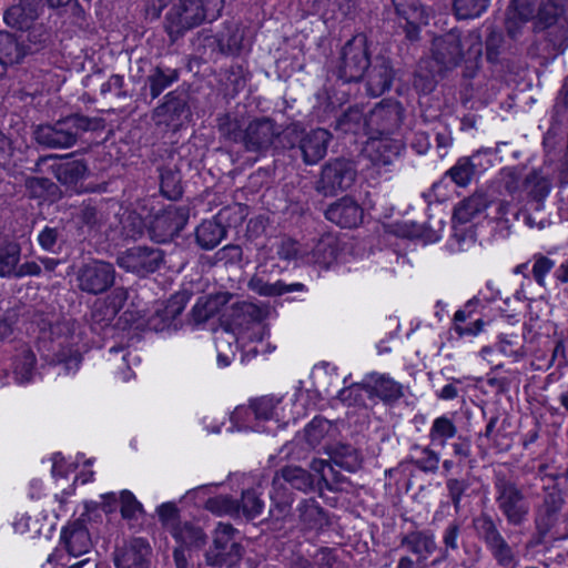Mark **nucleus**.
Returning <instances> with one entry per match:
<instances>
[{"instance_id":"1","label":"nucleus","mask_w":568,"mask_h":568,"mask_svg":"<svg viewBox=\"0 0 568 568\" xmlns=\"http://www.w3.org/2000/svg\"><path fill=\"white\" fill-rule=\"evenodd\" d=\"M483 48V38L478 29L466 33L450 30L434 39L432 51L439 71H452L465 64L464 77L473 78L479 69Z\"/></svg>"},{"instance_id":"2","label":"nucleus","mask_w":568,"mask_h":568,"mask_svg":"<svg viewBox=\"0 0 568 568\" xmlns=\"http://www.w3.org/2000/svg\"><path fill=\"white\" fill-rule=\"evenodd\" d=\"M225 0H175L165 16L164 29L174 42L204 22L217 20Z\"/></svg>"},{"instance_id":"3","label":"nucleus","mask_w":568,"mask_h":568,"mask_svg":"<svg viewBox=\"0 0 568 568\" xmlns=\"http://www.w3.org/2000/svg\"><path fill=\"white\" fill-rule=\"evenodd\" d=\"M104 128L101 118H90L72 113L54 123L41 124L34 130L36 141L49 149H68L73 146L83 133Z\"/></svg>"},{"instance_id":"4","label":"nucleus","mask_w":568,"mask_h":568,"mask_svg":"<svg viewBox=\"0 0 568 568\" xmlns=\"http://www.w3.org/2000/svg\"><path fill=\"white\" fill-rule=\"evenodd\" d=\"M534 32L544 33L549 54L562 53L568 47V0H540Z\"/></svg>"},{"instance_id":"5","label":"nucleus","mask_w":568,"mask_h":568,"mask_svg":"<svg viewBox=\"0 0 568 568\" xmlns=\"http://www.w3.org/2000/svg\"><path fill=\"white\" fill-rule=\"evenodd\" d=\"M495 503L506 519L514 527L521 526L528 518L530 506L521 486L504 473L494 478Z\"/></svg>"},{"instance_id":"6","label":"nucleus","mask_w":568,"mask_h":568,"mask_svg":"<svg viewBox=\"0 0 568 568\" xmlns=\"http://www.w3.org/2000/svg\"><path fill=\"white\" fill-rule=\"evenodd\" d=\"M332 134L325 129L308 132L300 131L296 126L285 129L283 149H288L293 158H301L304 164L314 165L327 153Z\"/></svg>"},{"instance_id":"7","label":"nucleus","mask_w":568,"mask_h":568,"mask_svg":"<svg viewBox=\"0 0 568 568\" xmlns=\"http://www.w3.org/2000/svg\"><path fill=\"white\" fill-rule=\"evenodd\" d=\"M371 62L366 37L354 36L342 48L336 68L337 78L344 82H358L364 78Z\"/></svg>"},{"instance_id":"8","label":"nucleus","mask_w":568,"mask_h":568,"mask_svg":"<svg viewBox=\"0 0 568 568\" xmlns=\"http://www.w3.org/2000/svg\"><path fill=\"white\" fill-rule=\"evenodd\" d=\"M237 530L231 524L220 523L214 530L213 545L205 552L207 566L235 567L243 557L244 548L235 539Z\"/></svg>"},{"instance_id":"9","label":"nucleus","mask_w":568,"mask_h":568,"mask_svg":"<svg viewBox=\"0 0 568 568\" xmlns=\"http://www.w3.org/2000/svg\"><path fill=\"white\" fill-rule=\"evenodd\" d=\"M285 130L270 116L253 118L245 126L243 146L253 153H266L272 149L283 148Z\"/></svg>"},{"instance_id":"10","label":"nucleus","mask_w":568,"mask_h":568,"mask_svg":"<svg viewBox=\"0 0 568 568\" xmlns=\"http://www.w3.org/2000/svg\"><path fill=\"white\" fill-rule=\"evenodd\" d=\"M356 176L357 169L353 161L346 158H336L322 166L320 178L315 182V190L324 196H334L338 192L348 190L354 184Z\"/></svg>"},{"instance_id":"11","label":"nucleus","mask_w":568,"mask_h":568,"mask_svg":"<svg viewBox=\"0 0 568 568\" xmlns=\"http://www.w3.org/2000/svg\"><path fill=\"white\" fill-rule=\"evenodd\" d=\"M52 338L49 342V353L44 355L50 364L62 365L64 372H75L82 361V355L72 346L73 335L69 322L57 323L51 327Z\"/></svg>"},{"instance_id":"12","label":"nucleus","mask_w":568,"mask_h":568,"mask_svg":"<svg viewBox=\"0 0 568 568\" xmlns=\"http://www.w3.org/2000/svg\"><path fill=\"white\" fill-rule=\"evenodd\" d=\"M399 547L416 557L402 556L396 568H426L425 561L436 551L437 542L435 535L429 529L412 530L399 536Z\"/></svg>"},{"instance_id":"13","label":"nucleus","mask_w":568,"mask_h":568,"mask_svg":"<svg viewBox=\"0 0 568 568\" xmlns=\"http://www.w3.org/2000/svg\"><path fill=\"white\" fill-rule=\"evenodd\" d=\"M78 288L84 293L99 295L113 286L114 266L105 261L92 260L82 264L75 274Z\"/></svg>"},{"instance_id":"14","label":"nucleus","mask_w":568,"mask_h":568,"mask_svg":"<svg viewBox=\"0 0 568 568\" xmlns=\"http://www.w3.org/2000/svg\"><path fill=\"white\" fill-rule=\"evenodd\" d=\"M189 219L187 205H169L153 216L149 226L150 237L158 243L170 242L185 227Z\"/></svg>"},{"instance_id":"15","label":"nucleus","mask_w":568,"mask_h":568,"mask_svg":"<svg viewBox=\"0 0 568 568\" xmlns=\"http://www.w3.org/2000/svg\"><path fill=\"white\" fill-rule=\"evenodd\" d=\"M565 505L561 489L557 486L545 488L540 504L535 511L536 545H541L546 536L558 524L559 516Z\"/></svg>"},{"instance_id":"16","label":"nucleus","mask_w":568,"mask_h":568,"mask_svg":"<svg viewBox=\"0 0 568 568\" xmlns=\"http://www.w3.org/2000/svg\"><path fill=\"white\" fill-rule=\"evenodd\" d=\"M164 262V252L153 246H133L116 256V264L139 276L154 273Z\"/></svg>"},{"instance_id":"17","label":"nucleus","mask_w":568,"mask_h":568,"mask_svg":"<svg viewBox=\"0 0 568 568\" xmlns=\"http://www.w3.org/2000/svg\"><path fill=\"white\" fill-rule=\"evenodd\" d=\"M403 105L393 99H384L366 114L368 135H389L402 124Z\"/></svg>"},{"instance_id":"18","label":"nucleus","mask_w":568,"mask_h":568,"mask_svg":"<svg viewBox=\"0 0 568 568\" xmlns=\"http://www.w3.org/2000/svg\"><path fill=\"white\" fill-rule=\"evenodd\" d=\"M189 300L190 294L183 291L175 293L166 302L160 303L148 318V327L154 332H163L171 328L176 331L182 327L181 314Z\"/></svg>"},{"instance_id":"19","label":"nucleus","mask_w":568,"mask_h":568,"mask_svg":"<svg viewBox=\"0 0 568 568\" xmlns=\"http://www.w3.org/2000/svg\"><path fill=\"white\" fill-rule=\"evenodd\" d=\"M232 211L237 215L234 223H242L244 220L243 207L235 205L221 210L215 219L205 220L196 227L195 240L203 250H213L224 239L226 230L223 223L229 222V215Z\"/></svg>"},{"instance_id":"20","label":"nucleus","mask_w":568,"mask_h":568,"mask_svg":"<svg viewBox=\"0 0 568 568\" xmlns=\"http://www.w3.org/2000/svg\"><path fill=\"white\" fill-rule=\"evenodd\" d=\"M151 546L143 538H132L113 552L115 568H149Z\"/></svg>"},{"instance_id":"21","label":"nucleus","mask_w":568,"mask_h":568,"mask_svg":"<svg viewBox=\"0 0 568 568\" xmlns=\"http://www.w3.org/2000/svg\"><path fill=\"white\" fill-rule=\"evenodd\" d=\"M191 115L190 106L184 94H178L175 91L169 92L164 97L163 103L153 111V119L158 124L168 126H179Z\"/></svg>"},{"instance_id":"22","label":"nucleus","mask_w":568,"mask_h":568,"mask_svg":"<svg viewBox=\"0 0 568 568\" xmlns=\"http://www.w3.org/2000/svg\"><path fill=\"white\" fill-rule=\"evenodd\" d=\"M362 386L371 398L377 397L386 405H393L404 396V386L386 374L371 373Z\"/></svg>"},{"instance_id":"23","label":"nucleus","mask_w":568,"mask_h":568,"mask_svg":"<svg viewBox=\"0 0 568 568\" xmlns=\"http://www.w3.org/2000/svg\"><path fill=\"white\" fill-rule=\"evenodd\" d=\"M394 75L395 72L390 60L384 55L375 57L364 75L366 78L367 93L372 97L382 95L390 89Z\"/></svg>"},{"instance_id":"24","label":"nucleus","mask_w":568,"mask_h":568,"mask_svg":"<svg viewBox=\"0 0 568 568\" xmlns=\"http://www.w3.org/2000/svg\"><path fill=\"white\" fill-rule=\"evenodd\" d=\"M42 8V0H14L4 11L3 21L11 29L24 30L39 18Z\"/></svg>"},{"instance_id":"25","label":"nucleus","mask_w":568,"mask_h":568,"mask_svg":"<svg viewBox=\"0 0 568 568\" xmlns=\"http://www.w3.org/2000/svg\"><path fill=\"white\" fill-rule=\"evenodd\" d=\"M325 216L341 227L352 229L362 222L363 209L354 199L344 196L326 209Z\"/></svg>"},{"instance_id":"26","label":"nucleus","mask_w":568,"mask_h":568,"mask_svg":"<svg viewBox=\"0 0 568 568\" xmlns=\"http://www.w3.org/2000/svg\"><path fill=\"white\" fill-rule=\"evenodd\" d=\"M298 525L305 531H321L329 525L327 511L314 498H303L296 506Z\"/></svg>"},{"instance_id":"27","label":"nucleus","mask_w":568,"mask_h":568,"mask_svg":"<svg viewBox=\"0 0 568 568\" xmlns=\"http://www.w3.org/2000/svg\"><path fill=\"white\" fill-rule=\"evenodd\" d=\"M364 153L374 165H388L400 152L402 144L387 135H368Z\"/></svg>"},{"instance_id":"28","label":"nucleus","mask_w":568,"mask_h":568,"mask_svg":"<svg viewBox=\"0 0 568 568\" xmlns=\"http://www.w3.org/2000/svg\"><path fill=\"white\" fill-rule=\"evenodd\" d=\"M61 541L69 555L82 556L92 547L91 537L85 524L82 520H74L69 524L61 534Z\"/></svg>"},{"instance_id":"29","label":"nucleus","mask_w":568,"mask_h":568,"mask_svg":"<svg viewBox=\"0 0 568 568\" xmlns=\"http://www.w3.org/2000/svg\"><path fill=\"white\" fill-rule=\"evenodd\" d=\"M49 171L65 186H75L88 173V165L84 160H62L59 156Z\"/></svg>"},{"instance_id":"30","label":"nucleus","mask_w":568,"mask_h":568,"mask_svg":"<svg viewBox=\"0 0 568 568\" xmlns=\"http://www.w3.org/2000/svg\"><path fill=\"white\" fill-rule=\"evenodd\" d=\"M180 72L179 68L165 63H159L152 68L145 79V88H149L151 99L155 100L164 90L178 82Z\"/></svg>"},{"instance_id":"31","label":"nucleus","mask_w":568,"mask_h":568,"mask_svg":"<svg viewBox=\"0 0 568 568\" xmlns=\"http://www.w3.org/2000/svg\"><path fill=\"white\" fill-rule=\"evenodd\" d=\"M233 295L229 292H220L202 296L191 311V317L195 324H202L217 314L231 300Z\"/></svg>"},{"instance_id":"32","label":"nucleus","mask_w":568,"mask_h":568,"mask_svg":"<svg viewBox=\"0 0 568 568\" xmlns=\"http://www.w3.org/2000/svg\"><path fill=\"white\" fill-rule=\"evenodd\" d=\"M160 192L171 200L176 201L183 194V184L181 170L176 163H165L158 168Z\"/></svg>"},{"instance_id":"33","label":"nucleus","mask_w":568,"mask_h":568,"mask_svg":"<svg viewBox=\"0 0 568 568\" xmlns=\"http://www.w3.org/2000/svg\"><path fill=\"white\" fill-rule=\"evenodd\" d=\"M331 464L338 466L349 473L356 471L362 465V458L356 448L349 444L335 443L325 446Z\"/></svg>"},{"instance_id":"34","label":"nucleus","mask_w":568,"mask_h":568,"mask_svg":"<svg viewBox=\"0 0 568 568\" xmlns=\"http://www.w3.org/2000/svg\"><path fill=\"white\" fill-rule=\"evenodd\" d=\"M489 201L485 193L475 192L460 201L454 209L453 223L468 224L488 207Z\"/></svg>"},{"instance_id":"35","label":"nucleus","mask_w":568,"mask_h":568,"mask_svg":"<svg viewBox=\"0 0 568 568\" xmlns=\"http://www.w3.org/2000/svg\"><path fill=\"white\" fill-rule=\"evenodd\" d=\"M274 478L283 479L285 484H288L292 488L297 489L302 493L317 491V486L313 476L307 469L300 466L287 465L282 467Z\"/></svg>"},{"instance_id":"36","label":"nucleus","mask_w":568,"mask_h":568,"mask_svg":"<svg viewBox=\"0 0 568 568\" xmlns=\"http://www.w3.org/2000/svg\"><path fill=\"white\" fill-rule=\"evenodd\" d=\"M24 58L23 40L11 32L0 30V64L8 68L21 63Z\"/></svg>"},{"instance_id":"37","label":"nucleus","mask_w":568,"mask_h":568,"mask_svg":"<svg viewBox=\"0 0 568 568\" xmlns=\"http://www.w3.org/2000/svg\"><path fill=\"white\" fill-rule=\"evenodd\" d=\"M247 287L261 296H280L285 293L301 292L305 290L302 283L285 284L282 281L270 283L263 278L261 272L257 271L248 281Z\"/></svg>"},{"instance_id":"38","label":"nucleus","mask_w":568,"mask_h":568,"mask_svg":"<svg viewBox=\"0 0 568 568\" xmlns=\"http://www.w3.org/2000/svg\"><path fill=\"white\" fill-rule=\"evenodd\" d=\"M271 518L275 520H282L292 514L294 493L283 483L278 481L277 478L273 479V491L271 493Z\"/></svg>"},{"instance_id":"39","label":"nucleus","mask_w":568,"mask_h":568,"mask_svg":"<svg viewBox=\"0 0 568 568\" xmlns=\"http://www.w3.org/2000/svg\"><path fill=\"white\" fill-rule=\"evenodd\" d=\"M500 519H494L488 513L481 511L473 518V528L476 537L488 547L505 538L499 529Z\"/></svg>"},{"instance_id":"40","label":"nucleus","mask_w":568,"mask_h":568,"mask_svg":"<svg viewBox=\"0 0 568 568\" xmlns=\"http://www.w3.org/2000/svg\"><path fill=\"white\" fill-rule=\"evenodd\" d=\"M24 185L31 199L55 202L62 196L59 185L48 178L29 176Z\"/></svg>"},{"instance_id":"41","label":"nucleus","mask_w":568,"mask_h":568,"mask_svg":"<svg viewBox=\"0 0 568 568\" xmlns=\"http://www.w3.org/2000/svg\"><path fill=\"white\" fill-rule=\"evenodd\" d=\"M22 247L13 240L0 243V277L13 278L21 260Z\"/></svg>"},{"instance_id":"42","label":"nucleus","mask_w":568,"mask_h":568,"mask_svg":"<svg viewBox=\"0 0 568 568\" xmlns=\"http://www.w3.org/2000/svg\"><path fill=\"white\" fill-rule=\"evenodd\" d=\"M506 42L501 30L494 26L487 28L485 39V57L488 63L494 67H504Z\"/></svg>"},{"instance_id":"43","label":"nucleus","mask_w":568,"mask_h":568,"mask_svg":"<svg viewBox=\"0 0 568 568\" xmlns=\"http://www.w3.org/2000/svg\"><path fill=\"white\" fill-rule=\"evenodd\" d=\"M334 129L344 134H359L368 135V125H366V114L358 106L348 108L335 121Z\"/></svg>"},{"instance_id":"44","label":"nucleus","mask_w":568,"mask_h":568,"mask_svg":"<svg viewBox=\"0 0 568 568\" xmlns=\"http://www.w3.org/2000/svg\"><path fill=\"white\" fill-rule=\"evenodd\" d=\"M523 185L527 196L536 203V209L539 210L550 192V180L539 171H532L526 175Z\"/></svg>"},{"instance_id":"45","label":"nucleus","mask_w":568,"mask_h":568,"mask_svg":"<svg viewBox=\"0 0 568 568\" xmlns=\"http://www.w3.org/2000/svg\"><path fill=\"white\" fill-rule=\"evenodd\" d=\"M335 260L336 245L329 236L320 239L312 251L306 250L305 263L307 264L328 268Z\"/></svg>"},{"instance_id":"46","label":"nucleus","mask_w":568,"mask_h":568,"mask_svg":"<svg viewBox=\"0 0 568 568\" xmlns=\"http://www.w3.org/2000/svg\"><path fill=\"white\" fill-rule=\"evenodd\" d=\"M173 538L186 548H201L206 544V535L203 529L190 521L181 523L171 532Z\"/></svg>"},{"instance_id":"47","label":"nucleus","mask_w":568,"mask_h":568,"mask_svg":"<svg viewBox=\"0 0 568 568\" xmlns=\"http://www.w3.org/2000/svg\"><path fill=\"white\" fill-rule=\"evenodd\" d=\"M406 462L414 465L423 473L436 474L439 467L440 457L438 453L429 447L413 445L410 448V455Z\"/></svg>"},{"instance_id":"48","label":"nucleus","mask_w":568,"mask_h":568,"mask_svg":"<svg viewBox=\"0 0 568 568\" xmlns=\"http://www.w3.org/2000/svg\"><path fill=\"white\" fill-rule=\"evenodd\" d=\"M479 304L478 298H473L466 303L463 310H458L454 315L455 321V331L459 336L469 335V336H476L478 335L483 328H484V321L480 318L475 320L473 323L463 325L464 322H466L467 318L471 317V314L474 312V307Z\"/></svg>"},{"instance_id":"49","label":"nucleus","mask_w":568,"mask_h":568,"mask_svg":"<svg viewBox=\"0 0 568 568\" xmlns=\"http://www.w3.org/2000/svg\"><path fill=\"white\" fill-rule=\"evenodd\" d=\"M26 34H20L19 39L23 40V49L26 57L34 54L47 48L50 42V31L43 24H34L24 28Z\"/></svg>"},{"instance_id":"50","label":"nucleus","mask_w":568,"mask_h":568,"mask_svg":"<svg viewBox=\"0 0 568 568\" xmlns=\"http://www.w3.org/2000/svg\"><path fill=\"white\" fill-rule=\"evenodd\" d=\"M216 126L221 138L229 142L243 144L245 129L242 128V121L237 115L231 113L217 115Z\"/></svg>"},{"instance_id":"51","label":"nucleus","mask_w":568,"mask_h":568,"mask_svg":"<svg viewBox=\"0 0 568 568\" xmlns=\"http://www.w3.org/2000/svg\"><path fill=\"white\" fill-rule=\"evenodd\" d=\"M395 13L407 23H427L428 16L418 0H392Z\"/></svg>"},{"instance_id":"52","label":"nucleus","mask_w":568,"mask_h":568,"mask_svg":"<svg viewBox=\"0 0 568 568\" xmlns=\"http://www.w3.org/2000/svg\"><path fill=\"white\" fill-rule=\"evenodd\" d=\"M244 36L237 24H226L225 31L221 32L217 38V47L224 54H237L243 45Z\"/></svg>"},{"instance_id":"53","label":"nucleus","mask_w":568,"mask_h":568,"mask_svg":"<svg viewBox=\"0 0 568 568\" xmlns=\"http://www.w3.org/2000/svg\"><path fill=\"white\" fill-rule=\"evenodd\" d=\"M486 549L490 552L493 559L496 565L500 568H516L518 566L519 559L516 550L506 538L500 539L497 542L486 547Z\"/></svg>"},{"instance_id":"54","label":"nucleus","mask_w":568,"mask_h":568,"mask_svg":"<svg viewBox=\"0 0 568 568\" xmlns=\"http://www.w3.org/2000/svg\"><path fill=\"white\" fill-rule=\"evenodd\" d=\"M398 234L409 239H422L425 242H435L439 240V230L434 229L426 223L406 221L398 225Z\"/></svg>"},{"instance_id":"55","label":"nucleus","mask_w":568,"mask_h":568,"mask_svg":"<svg viewBox=\"0 0 568 568\" xmlns=\"http://www.w3.org/2000/svg\"><path fill=\"white\" fill-rule=\"evenodd\" d=\"M475 159L476 155L458 159L455 165L446 172V175H448L456 185L462 187L467 186L476 173Z\"/></svg>"},{"instance_id":"56","label":"nucleus","mask_w":568,"mask_h":568,"mask_svg":"<svg viewBox=\"0 0 568 568\" xmlns=\"http://www.w3.org/2000/svg\"><path fill=\"white\" fill-rule=\"evenodd\" d=\"M447 496L454 507L456 514L462 510V501L464 498H469L470 483L467 478L449 477L445 481Z\"/></svg>"},{"instance_id":"57","label":"nucleus","mask_w":568,"mask_h":568,"mask_svg":"<svg viewBox=\"0 0 568 568\" xmlns=\"http://www.w3.org/2000/svg\"><path fill=\"white\" fill-rule=\"evenodd\" d=\"M490 0H454L453 10L458 20L480 17L488 8Z\"/></svg>"},{"instance_id":"58","label":"nucleus","mask_w":568,"mask_h":568,"mask_svg":"<svg viewBox=\"0 0 568 568\" xmlns=\"http://www.w3.org/2000/svg\"><path fill=\"white\" fill-rule=\"evenodd\" d=\"M239 503L240 513L250 520L258 517L264 509V501L261 498V493H258L257 488L243 490L241 501Z\"/></svg>"},{"instance_id":"59","label":"nucleus","mask_w":568,"mask_h":568,"mask_svg":"<svg viewBox=\"0 0 568 568\" xmlns=\"http://www.w3.org/2000/svg\"><path fill=\"white\" fill-rule=\"evenodd\" d=\"M116 314L102 301L97 300L90 311L88 322L92 331H101L112 323Z\"/></svg>"},{"instance_id":"60","label":"nucleus","mask_w":568,"mask_h":568,"mask_svg":"<svg viewBox=\"0 0 568 568\" xmlns=\"http://www.w3.org/2000/svg\"><path fill=\"white\" fill-rule=\"evenodd\" d=\"M232 308V317L240 325L244 322H261L265 316L262 307L246 301L233 303Z\"/></svg>"},{"instance_id":"61","label":"nucleus","mask_w":568,"mask_h":568,"mask_svg":"<svg viewBox=\"0 0 568 568\" xmlns=\"http://www.w3.org/2000/svg\"><path fill=\"white\" fill-rule=\"evenodd\" d=\"M308 471L311 473V476H313L314 479H316L315 484L317 486V491L320 493L321 496L323 495L324 489L333 490V486L329 483L327 471L332 473L333 475L335 473L329 459L326 460L322 458H314L310 464Z\"/></svg>"},{"instance_id":"62","label":"nucleus","mask_w":568,"mask_h":568,"mask_svg":"<svg viewBox=\"0 0 568 568\" xmlns=\"http://www.w3.org/2000/svg\"><path fill=\"white\" fill-rule=\"evenodd\" d=\"M36 365V355L29 348H24L17 356L14 362V377L20 384L31 381Z\"/></svg>"},{"instance_id":"63","label":"nucleus","mask_w":568,"mask_h":568,"mask_svg":"<svg viewBox=\"0 0 568 568\" xmlns=\"http://www.w3.org/2000/svg\"><path fill=\"white\" fill-rule=\"evenodd\" d=\"M205 509L219 516H239L240 503L239 500L232 498L231 496L219 495L211 497L206 500Z\"/></svg>"},{"instance_id":"64","label":"nucleus","mask_w":568,"mask_h":568,"mask_svg":"<svg viewBox=\"0 0 568 568\" xmlns=\"http://www.w3.org/2000/svg\"><path fill=\"white\" fill-rule=\"evenodd\" d=\"M78 220L90 230L100 229L106 221L104 213L92 202H84L78 212Z\"/></svg>"}]
</instances>
